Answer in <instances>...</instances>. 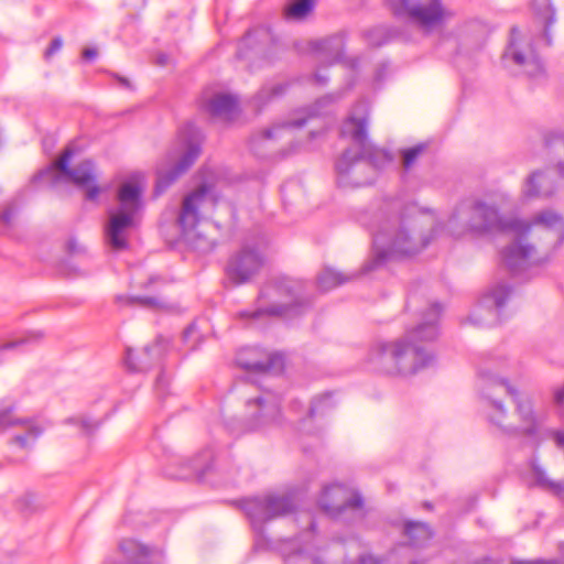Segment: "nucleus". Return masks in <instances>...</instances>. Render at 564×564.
Wrapping results in <instances>:
<instances>
[{
  "label": "nucleus",
  "instance_id": "nucleus-1",
  "mask_svg": "<svg viewBox=\"0 0 564 564\" xmlns=\"http://www.w3.org/2000/svg\"><path fill=\"white\" fill-rule=\"evenodd\" d=\"M425 225L431 227L432 218L420 213L415 204H405L401 199L384 200L369 224L373 257L364 270L369 272L388 260L423 250L432 239L431 234L417 230Z\"/></svg>",
  "mask_w": 564,
  "mask_h": 564
},
{
  "label": "nucleus",
  "instance_id": "nucleus-2",
  "mask_svg": "<svg viewBox=\"0 0 564 564\" xmlns=\"http://www.w3.org/2000/svg\"><path fill=\"white\" fill-rule=\"evenodd\" d=\"M442 307L432 304L423 314L422 322L394 341H378L368 354L371 370L391 376H410L431 366L434 355L426 345L438 336V319Z\"/></svg>",
  "mask_w": 564,
  "mask_h": 564
},
{
  "label": "nucleus",
  "instance_id": "nucleus-3",
  "mask_svg": "<svg viewBox=\"0 0 564 564\" xmlns=\"http://www.w3.org/2000/svg\"><path fill=\"white\" fill-rule=\"evenodd\" d=\"M494 361L478 367V380L482 397V412L489 424L508 436L538 433L540 419L532 400L519 393L491 369Z\"/></svg>",
  "mask_w": 564,
  "mask_h": 564
},
{
  "label": "nucleus",
  "instance_id": "nucleus-4",
  "mask_svg": "<svg viewBox=\"0 0 564 564\" xmlns=\"http://www.w3.org/2000/svg\"><path fill=\"white\" fill-rule=\"evenodd\" d=\"M369 109L358 102L343 122L341 135L349 138L358 148L347 149L335 164L340 182L351 186L368 185L373 180L375 170L382 169L392 158L384 150L373 147L367 135Z\"/></svg>",
  "mask_w": 564,
  "mask_h": 564
},
{
  "label": "nucleus",
  "instance_id": "nucleus-5",
  "mask_svg": "<svg viewBox=\"0 0 564 564\" xmlns=\"http://www.w3.org/2000/svg\"><path fill=\"white\" fill-rule=\"evenodd\" d=\"M531 225L518 219H505L499 210L484 200H476L473 204H462L453 213L447 221V228L455 237L466 232L489 234L512 230L519 234H527Z\"/></svg>",
  "mask_w": 564,
  "mask_h": 564
},
{
  "label": "nucleus",
  "instance_id": "nucleus-6",
  "mask_svg": "<svg viewBox=\"0 0 564 564\" xmlns=\"http://www.w3.org/2000/svg\"><path fill=\"white\" fill-rule=\"evenodd\" d=\"M119 206L109 212L105 226V241L115 251L128 248V232L134 226L135 217L142 209V188L132 182L123 183L117 194Z\"/></svg>",
  "mask_w": 564,
  "mask_h": 564
},
{
  "label": "nucleus",
  "instance_id": "nucleus-7",
  "mask_svg": "<svg viewBox=\"0 0 564 564\" xmlns=\"http://www.w3.org/2000/svg\"><path fill=\"white\" fill-rule=\"evenodd\" d=\"M202 133L194 124L180 132V142L166 154V166L158 170L155 194H162L198 159L202 152Z\"/></svg>",
  "mask_w": 564,
  "mask_h": 564
},
{
  "label": "nucleus",
  "instance_id": "nucleus-8",
  "mask_svg": "<svg viewBox=\"0 0 564 564\" xmlns=\"http://www.w3.org/2000/svg\"><path fill=\"white\" fill-rule=\"evenodd\" d=\"M303 284L289 278H281L267 283L259 294V307L254 311H240V318H258L262 315L282 316L297 313L301 305Z\"/></svg>",
  "mask_w": 564,
  "mask_h": 564
},
{
  "label": "nucleus",
  "instance_id": "nucleus-9",
  "mask_svg": "<svg viewBox=\"0 0 564 564\" xmlns=\"http://www.w3.org/2000/svg\"><path fill=\"white\" fill-rule=\"evenodd\" d=\"M216 198L212 187L203 184L184 197L176 219L184 238L195 249L203 252L213 250L214 242L197 232L196 227L202 219V214L206 206H214Z\"/></svg>",
  "mask_w": 564,
  "mask_h": 564
},
{
  "label": "nucleus",
  "instance_id": "nucleus-10",
  "mask_svg": "<svg viewBox=\"0 0 564 564\" xmlns=\"http://www.w3.org/2000/svg\"><path fill=\"white\" fill-rule=\"evenodd\" d=\"M73 154L70 148L65 149L62 155L37 177H51L54 184L65 178L78 187L85 188L86 199L95 200L100 193V188L96 184L95 165L90 160H85L75 167H70L69 162Z\"/></svg>",
  "mask_w": 564,
  "mask_h": 564
},
{
  "label": "nucleus",
  "instance_id": "nucleus-11",
  "mask_svg": "<svg viewBox=\"0 0 564 564\" xmlns=\"http://www.w3.org/2000/svg\"><path fill=\"white\" fill-rule=\"evenodd\" d=\"M397 17L405 18L425 33L441 28L451 12L441 0H387Z\"/></svg>",
  "mask_w": 564,
  "mask_h": 564
},
{
  "label": "nucleus",
  "instance_id": "nucleus-12",
  "mask_svg": "<svg viewBox=\"0 0 564 564\" xmlns=\"http://www.w3.org/2000/svg\"><path fill=\"white\" fill-rule=\"evenodd\" d=\"M503 58L513 62L531 79L538 80L545 76L544 66L533 46L532 35L517 26L510 31L509 45Z\"/></svg>",
  "mask_w": 564,
  "mask_h": 564
},
{
  "label": "nucleus",
  "instance_id": "nucleus-13",
  "mask_svg": "<svg viewBox=\"0 0 564 564\" xmlns=\"http://www.w3.org/2000/svg\"><path fill=\"white\" fill-rule=\"evenodd\" d=\"M241 509L249 518L253 529L261 531L264 523L292 513L295 510V503L289 495H265L243 499Z\"/></svg>",
  "mask_w": 564,
  "mask_h": 564
},
{
  "label": "nucleus",
  "instance_id": "nucleus-14",
  "mask_svg": "<svg viewBox=\"0 0 564 564\" xmlns=\"http://www.w3.org/2000/svg\"><path fill=\"white\" fill-rule=\"evenodd\" d=\"M246 406L249 431H259L281 423L280 400L270 391L248 400Z\"/></svg>",
  "mask_w": 564,
  "mask_h": 564
},
{
  "label": "nucleus",
  "instance_id": "nucleus-15",
  "mask_svg": "<svg viewBox=\"0 0 564 564\" xmlns=\"http://www.w3.org/2000/svg\"><path fill=\"white\" fill-rule=\"evenodd\" d=\"M318 502L321 508L333 518H338L348 510L360 511L362 508L361 496L339 484L324 487Z\"/></svg>",
  "mask_w": 564,
  "mask_h": 564
},
{
  "label": "nucleus",
  "instance_id": "nucleus-16",
  "mask_svg": "<svg viewBox=\"0 0 564 564\" xmlns=\"http://www.w3.org/2000/svg\"><path fill=\"white\" fill-rule=\"evenodd\" d=\"M236 361L245 370L268 376L283 369V359L276 354H268L261 348L250 347L240 350Z\"/></svg>",
  "mask_w": 564,
  "mask_h": 564
},
{
  "label": "nucleus",
  "instance_id": "nucleus-17",
  "mask_svg": "<svg viewBox=\"0 0 564 564\" xmlns=\"http://www.w3.org/2000/svg\"><path fill=\"white\" fill-rule=\"evenodd\" d=\"M263 259L254 249L242 248L227 264V276L235 284L250 280L261 268Z\"/></svg>",
  "mask_w": 564,
  "mask_h": 564
},
{
  "label": "nucleus",
  "instance_id": "nucleus-18",
  "mask_svg": "<svg viewBox=\"0 0 564 564\" xmlns=\"http://www.w3.org/2000/svg\"><path fill=\"white\" fill-rule=\"evenodd\" d=\"M534 247L524 243L520 237L502 250L501 258L509 271L518 274L528 267L540 263V260L534 258Z\"/></svg>",
  "mask_w": 564,
  "mask_h": 564
},
{
  "label": "nucleus",
  "instance_id": "nucleus-19",
  "mask_svg": "<svg viewBox=\"0 0 564 564\" xmlns=\"http://www.w3.org/2000/svg\"><path fill=\"white\" fill-rule=\"evenodd\" d=\"M169 347V340L158 337L155 344L144 347L140 356L131 348L126 350V364L131 371H145L155 360H160Z\"/></svg>",
  "mask_w": 564,
  "mask_h": 564
},
{
  "label": "nucleus",
  "instance_id": "nucleus-20",
  "mask_svg": "<svg viewBox=\"0 0 564 564\" xmlns=\"http://www.w3.org/2000/svg\"><path fill=\"white\" fill-rule=\"evenodd\" d=\"M17 425H23L26 427L25 435H17L12 440L13 443L18 444L22 448L28 446L29 440L35 441L43 432V430L35 425L30 419H15L13 416L12 405H0V427L8 429Z\"/></svg>",
  "mask_w": 564,
  "mask_h": 564
},
{
  "label": "nucleus",
  "instance_id": "nucleus-21",
  "mask_svg": "<svg viewBox=\"0 0 564 564\" xmlns=\"http://www.w3.org/2000/svg\"><path fill=\"white\" fill-rule=\"evenodd\" d=\"M200 107L213 118L232 120L238 111V100L229 94H215L210 98H202Z\"/></svg>",
  "mask_w": 564,
  "mask_h": 564
},
{
  "label": "nucleus",
  "instance_id": "nucleus-22",
  "mask_svg": "<svg viewBox=\"0 0 564 564\" xmlns=\"http://www.w3.org/2000/svg\"><path fill=\"white\" fill-rule=\"evenodd\" d=\"M511 288L508 284L505 283H497L494 286H491L486 295L484 296V301L488 306L491 304L492 307H488L486 310L479 308L471 316L470 319L474 324L479 326H489L492 324L491 321L481 322L477 321V316L481 315L482 312H485L487 315L491 316L494 319L498 318L499 310L503 306L506 300L511 294Z\"/></svg>",
  "mask_w": 564,
  "mask_h": 564
},
{
  "label": "nucleus",
  "instance_id": "nucleus-23",
  "mask_svg": "<svg viewBox=\"0 0 564 564\" xmlns=\"http://www.w3.org/2000/svg\"><path fill=\"white\" fill-rule=\"evenodd\" d=\"M345 41L346 33L343 31L312 42L311 47L314 52L322 54L325 59L332 64L343 59Z\"/></svg>",
  "mask_w": 564,
  "mask_h": 564
},
{
  "label": "nucleus",
  "instance_id": "nucleus-24",
  "mask_svg": "<svg viewBox=\"0 0 564 564\" xmlns=\"http://www.w3.org/2000/svg\"><path fill=\"white\" fill-rule=\"evenodd\" d=\"M271 41V35L265 29H256L249 31L239 42L237 57L245 59L250 53L259 55L263 53V47Z\"/></svg>",
  "mask_w": 564,
  "mask_h": 564
},
{
  "label": "nucleus",
  "instance_id": "nucleus-25",
  "mask_svg": "<svg viewBox=\"0 0 564 564\" xmlns=\"http://www.w3.org/2000/svg\"><path fill=\"white\" fill-rule=\"evenodd\" d=\"M554 193V185L543 172L532 173L523 187V195L528 198L549 197Z\"/></svg>",
  "mask_w": 564,
  "mask_h": 564
},
{
  "label": "nucleus",
  "instance_id": "nucleus-26",
  "mask_svg": "<svg viewBox=\"0 0 564 564\" xmlns=\"http://www.w3.org/2000/svg\"><path fill=\"white\" fill-rule=\"evenodd\" d=\"M545 148L558 174L564 176V134L558 132L550 133L545 138Z\"/></svg>",
  "mask_w": 564,
  "mask_h": 564
},
{
  "label": "nucleus",
  "instance_id": "nucleus-27",
  "mask_svg": "<svg viewBox=\"0 0 564 564\" xmlns=\"http://www.w3.org/2000/svg\"><path fill=\"white\" fill-rule=\"evenodd\" d=\"M535 485L564 502V480H552L538 464H532Z\"/></svg>",
  "mask_w": 564,
  "mask_h": 564
},
{
  "label": "nucleus",
  "instance_id": "nucleus-28",
  "mask_svg": "<svg viewBox=\"0 0 564 564\" xmlns=\"http://www.w3.org/2000/svg\"><path fill=\"white\" fill-rule=\"evenodd\" d=\"M532 8L535 15L543 23V32L546 40V43L551 44L550 39V28L555 22V9L553 8L551 0H533Z\"/></svg>",
  "mask_w": 564,
  "mask_h": 564
},
{
  "label": "nucleus",
  "instance_id": "nucleus-29",
  "mask_svg": "<svg viewBox=\"0 0 564 564\" xmlns=\"http://www.w3.org/2000/svg\"><path fill=\"white\" fill-rule=\"evenodd\" d=\"M532 225H542L546 229L556 230L558 243L564 242V218L560 214L553 210L541 212L534 217Z\"/></svg>",
  "mask_w": 564,
  "mask_h": 564
},
{
  "label": "nucleus",
  "instance_id": "nucleus-30",
  "mask_svg": "<svg viewBox=\"0 0 564 564\" xmlns=\"http://www.w3.org/2000/svg\"><path fill=\"white\" fill-rule=\"evenodd\" d=\"M306 123V119H299L293 121H286L282 123L274 124L271 128L264 129L261 133L252 140V142L259 141H270L275 138H283L285 134H289L291 129L301 128Z\"/></svg>",
  "mask_w": 564,
  "mask_h": 564
},
{
  "label": "nucleus",
  "instance_id": "nucleus-31",
  "mask_svg": "<svg viewBox=\"0 0 564 564\" xmlns=\"http://www.w3.org/2000/svg\"><path fill=\"white\" fill-rule=\"evenodd\" d=\"M404 534L413 546H422L432 538L431 529L423 522L408 521L404 525Z\"/></svg>",
  "mask_w": 564,
  "mask_h": 564
},
{
  "label": "nucleus",
  "instance_id": "nucleus-32",
  "mask_svg": "<svg viewBox=\"0 0 564 564\" xmlns=\"http://www.w3.org/2000/svg\"><path fill=\"white\" fill-rule=\"evenodd\" d=\"M313 0H295L284 9V18L292 21L304 20L313 10Z\"/></svg>",
  "mask_w": 564,
  "mask_h": 564
},
{
  "label": "nucleus",
  "instance_id": "nucleus-33",
  "mask_svg": "<svg viewBox=\"0 0 564 564\" xmlns=\"http://www.w3.org/2000/svg\"><path fill=\"white\" fill-rule=\"evenodd\" d=\"M351 276L345 275L330 268H326L317 278V284L323 291L332 290L340 284L348 282Z\"/></svg>",
  "mask_w": 564,
  "mask_h": 564
},
{
  "label": "nucleus",
  "instance_id": "nucleus-34",
  "mask_svg": "<svg viewBox=\"0 0 564 564\" xmlns=\"http://www.w3.org/2000/svg\"><path fill=\"white\" fill-rule=\"evenodd\" d=\"M425 143H419L412 148L402 150V165L404 170H410L417 161L420 155L426 150Z\"/></svg>",
  "mask_w": 564,
  "mask_h": 564
},
{
  "label": "nucleus",
  "instance_id": "nucleus-35",
  "mask_svg": "<svg viewBox=\"0 0 564 564\" xmlns=\"http://www.w3.org/2000/svg\"><path fill=\"white\" fill-rule=\"evenodd\" d=\"M334 406L330 393H325L318 398H315L307 411V416L313 419L318 413H325L327 410Z\"/></svg>",
  "mask_w": 564,
  "mask_h": 564
},
{
  "label": "nucleus",
  "instance_id": "nucleus-36",
  "mask_svg": "<svg viewBox=\"0 0 564 564\" xmlns=\"http://www.w3.org/2000/svg\"><path fill=\"white\" fill-rule=\"evenodd\" d=\"M289 85L285 83H279L271 87L264 86L257 95V100L264 102L271 100L274 97L282 96L288 89Z\"/></svg>",
  "mask_w": 564,
  "mask_h": 564
},
{
  "label": "nucleus",
  "instance_id": "nucleus-37",
  "mask_svg": "<svg viewBox=\"0 0 564 564\" xmlns=\"http://www.w3.org/2000/svg\"><path fill=\"white\" fill-rule=\"evenodd\" d=\"M199 338L200 334L198 333L195 324L188 325L183 332V341L188 346L189 350H194L196 348V343Z\"/></svg>",
  "mask_w": 564,
  "mask_h": 564
},
{
  "label": "nucleus",
  "instance_id": "nucleus-38",
  "mask_svg": "<svg viewBox=\"0 0 564 564\" xmlns=\"http://www.w3.org/2000/svg\"><path fill=\"white\" fill-rule=\"evenodd\" d=\"M284 564H311V561L303 550L297 549L295 552L284 554Z\"/></svg>",
  "mask_w": 564,
  "mask_h": 564
},
{
  "label": "nucleus",
  "instance_id": "nucleus-39",
  "mask_svg": "<svg viewBox=\"0 0 564 564\" xmlns=\"http://www.w3.org/2000/svg\"><path fill=\"white\" fill-rule=\"evenodd\" d=\"M131 303H137L143 307H158L161 305V301L156 296H135L130 299Z\"/></svg>",
  "mask_w": 564,
  "mask_h": 564
},
{
  "label": "nucleus",
  "instance_id": "nucleus-40",
  "mask_svg": "<svg viewBox=\"0 0 564 564\" xmlns=\"http://www.w3.org/2000/svg\"><path fill=\"white\" fill-rule=\"evenodd\" d=\"M62 45H63V41L61 37L53 39L50 46L45 51V56L46 57L52 56L53 54H55L57 51L61 50Z\"/></svg>",
  "mask_w": 564,
  "mask_h": 564
},
{
  "label": "nucleus",
  "instance_id": "nucleus-41",
  "mask_svg": "<svg viewBox=\"0 0 564 564\" xmlns=\"http://www.w3.org/2000/svg\"><path fill=\"white\" fill-rule=\"evenodd\" d=\"M189 468L194 475L202 477L209 469V466L203 467L197 459H194L189 463Z\"/></svg>",
  "mask_w": 564,
  "mask_h": 564
},
{
  "label": "nucleus",
  "instance_id": "nucleus-42",
  "mask_svg": "<svg viewBox=\"0 0 564 564\" xmlns=\"http://www.w3.org/2000/svg\"><path fill=\"white\" fill-rule=\"evenodd\" d=\"M554 402L557 405H564V384L554 392Z\"/></svg>",
  "mask_w": 564,
  "mask_h": 564
},
{
  "label": "nucleus",
  "instance_id": "nucleus-43",
  "mask_svg": "<svg viewBox=\"0 0 564 564\" xmlns=\"http://www.w3.org/2000/svg\"><path fill=\"white\" fill-rule=\"evenodd\" d=\"M82 425L88 433H90L98 429L99 423L90 420H83Z\"/></svg>",
  "mask_w": 564,
  "mask_h": 564
},
{
  "label": "nucleus",
  "instance_id": "nucleus-44",
  "mask_svg": "<svg viewBox=\"0 0 564 564\" xmlns=\"http://www.w3.org/2000/svg\"><path fill=\"white\" fill-rule=\"evenodd\" d=\"M512 564H560L557 561H544V560H535V561H514Z\"/></svg>",
  "mask_w": 564,
  "mask_h": 564
},
{
  "label": "nucleus",
  "instance_id": "nucleus-45",
  "mask_svg": "<svg viewBox=\"0 0 564 564\" xmlns=\"http://www.w3.org/2000/svg\"><path fill=\"white\" fill-rule=\"evenodd\" d=\"M96 56H97L96 48L88 47L83 51V58H85V59L90 61V59H94Z\"/></svg>",
  "mask_w": 564,
  "mask_h": 564
},
{
  "label": "nucleus",
  "instance_id": "nucleus-46",
  "mask_svg": "<svg viewBox=\"0 0 564 564\" xmlns=\"http://www.w3.org/2000/svg\"><path fill=\"white\" fill-rule=\"evenodd\" d=\"M291 410L297 415L295 420L301 421L302 420V416H301L302 404L300 402L295 401L291 404Z\"/></svg>",
  "mask_w": 564,
  "mask_h": 564
},
{
  "label": "nucleus",
  "instance_id": "nucleus-47",
  "mask_svg": "<svg viewBox=\"0 0 564 564\" xmlns=\"http://www.w3.org/2000/svg\"><path fill=\"white\" fill-rule=\"evenodd\" d=\"M359 564H378V562L373 556L365 555L359 558Z\"/></svg>",
  "mask_w": 564,
  "mask_h": 564
},
{
  "label": "nucleus",
  "instance_id": "nucleus-48",
  "mask_svg": "<svg viewBox=\"0 0 564 564\" xmlns=\"http://www.w3.org/2000/svg\"><path fill=\"white\" fill-rule=\"evenodd\" d=\"M554 440L560 447H564V432H561V431L555 432Z\"/></svg>",
  "mask_w": 564,
  "mask_h": 564
},
{
  "label": "nucleus",
  "instance_id": "nucleus-49",
  "mask_svg": "<svg viewBox=\"0 0 564 564\" xmlns=\"http://www.w3.org/2000/svg\"><path fill=\"white\" fill-rule=\"evenodd\" d=\"M23 341H9L7 344H4L3 346L0 347V350H7V349H12L19 345H21Z\"/></svg>",
  "mask_w": 564,
  "mask_h": 564
},
{
  "label": "nucleus",
  "instance_id": "nucleus-50",
  "mask_svg": "<svg viewBox=\"0 0 564 564\" xmlns=\"http://www.w3.org/2000/svg\"><path fill=\"white\" fill-rule=\"evenodd\" d=\"M314 78H315V82L319 85H325L327 83V77L321 75L319 73H316Z\"/></svg>",
  "mask_w": 564,
  "mask_h": 564
},
{
  "label": "nucleus",
  "instance_id": "nucleus-51",
  "mask_svg": "<svg viewBox=\"0 0 564 564\" xmlns=\"http://www.w3.org/2000/svg\"><path fill=\"white\" fill-rule=\"evenodd\" d=\"M333 101V97L332 96H325L323 98H321L316 105H321V104H328V102H332Z\"/></svg>",
  "mask_w": 564,
  "mask_h": 564
},
{
  "label": "nucleus",
  "instance_id": "nucleus-52",
  "mask_svg": "<svg viewBox=\"0 0 564 564\" xmlns=\"http://www.w3.org/2000/svg\"><path fill=\"white\" fill-rule=\"evenodd\" d=\"M166 59H167V57H166V56H161V57L159 58V64L164 65V64L166 63Z\"/></svg>",
  "mask_w": 564,
  "mask_h": 564
},
{
  "label": "nucleus",
  "instance_id": "nucleus-53",
  "mask_svg": "<svg viewBox=\"0 0 564 564\" xmlns=\"http://www.w3.org/2000/svg\"><path fill=\"white\" fill-rule=\"evenodd\" d=\"M315 527H316L315 522H314L313 520H311V521H310V530H311L312 532H314V531H315Z\"/></svg>",
  "mask_w": 564,
  "mask_h": 564
},
{
  "label": "nucleus",
  "instance_id": "nucleus-54",
  "mask_svg": "<svg viewBox=\"0 0 564 564\" xmlns=\"http://www.w3.org/2000/svg\"><path fill=\"white\" fill-rule=\"evenodd\" d=\"M119 80H120V83H121L122 85H124V86H127V87L129 86V82H128V79H126V78H120Z\"/></svg>",
  "mask_w": 564,
  "mask_h": 564
},
{
  "label": "nucleus",
  "instance_id": "nucleus-55",
  "mask_svg": "<svg viewBox=\"0 0 564 564\" xmlns=\"http://www.w3.org/2000/svg\"><path fill=\"white\" fill-rule=\"evenodd\" d=\"M177 478H188L191 477V474H182V475H175Z\"/></svg>",
  "mask_w": 564,
  "mask_h": 564
},
{
  "label": "nucleus",
  "instance_id": "nucleus-56",
  "mask_svg": "<svg viewBox=\"0 0 564 564\" xmlns=\"http://www.w3.org/2000/svg\"><path fill=\"white\" fill-rule=\"evenodd\" d=\"M369 42H370V44H372V45H377V46H379V45H381V44H382L381 42H372V41H369Z\"/></svg>",
  "mask_w": 564,
  "mask_h": 564
},
{
  "label": "nucleus",
  "instance_id": "nucleus-57",
  "mask_svg": "<svg viewBox=\"0 0 564 564\" xmlns=\"http://www.w3.org/2000/svg\"><path fill=\"white\" fill-rule=\"evenodd\" d=\"M69 249H70L72 251H75V247H74L73 241H70V242H69Z\"/></svg>",
  "mask_w": 564,
  "mask_h": 564
},
{
  "label": "nucleus",
  "instance_id": "nucleus-58",
  "mask_svg": "<svg viewBox=\"0 0 564 564\" xmlns=\"http://www.w3.org/2000/svg\"><path fill=\"white\" fill-rule=\"evenodd\" d=\"M155 281H156V278H151V279L149 280V284H152V283H154Z\"/></svg>",
  "mask_w": 564,
  "mask_h": 564
},
{
  "label": "nucleus",
  "instance_id": "nucleus-59",
  "mask_svg": "<svg viewBox=\"0 0 564 564\" xmlns=\"http://www.w3.org/2000/svg\"><path fill=\"white\" fill-rule=\"evenodd\" d=\"M161 380H162V377L160 376V377L156 379V387L161 383Z\"/></svg>",
  "mask_w": 564,
  "mask_h": 564
},
{
  "label": "nucleus",
  "instance_id": "nucleus-60",
  "mask_svg": "<svg viewBox=\"0 0 564 564\" xmlns=\"http://www.w3.org/2000/svg\"><path fill=\"white\" fill-rule=\"evenodd\" d=\"M3 218H4L6 221H8L9 220V214H4Z\"/></svg>",
  "mask_w": 564,
  "mask_h": 564
},
{
  "label": "nucleus",
  "instance_id": "nucleus-61",
  "mask_svg": "<svg viewBox=\"0 0 564 564\" xmlns=\"http://www.w3.org/2000/svg\"><path fill=\"white\" fill-rule=\"evenodd\" d=\"M424 507L427 508V509H431V505L429 502H425Z\"/></svg>",
  "mask_w": 564,
  "mask_h": 564
}]
</instances>
